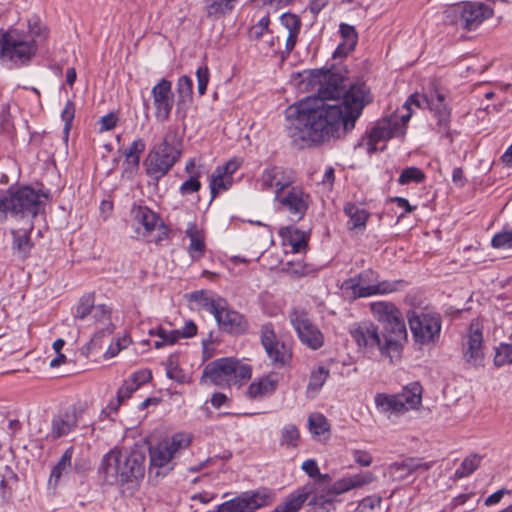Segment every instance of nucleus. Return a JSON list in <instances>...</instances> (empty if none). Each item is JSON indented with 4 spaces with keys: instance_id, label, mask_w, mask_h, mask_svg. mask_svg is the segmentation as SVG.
I'll list each match as a JSON object with an SVG mask.
<instances>
[{
    "instance_id": "obj_62",
    "label": "nucleus",
    "mask_w": 512,
    "mask_h": 512,
    "mask_svg": "<svg viewBox=\"0 0 512 512\" xmlns=\"http://www.w3.org/2000/svg\"><path fill=\"white\" fill-rule=\"evenodd\" d=\"M7 212H10V188L0 191V215L5 217Z\"/></svg>"
},
{
    "instance_id": "obj_36",
    "label": "nucleus",
    "mask_w": 512,
    "mask_h": 512,
    "mask_svg": "<svg viewBox=\"0 0 512 512\" xmlns=\"http://www.w3.org/2000/svg\"><path fill=\"white\" fill-rule=\"evenodd\" d=\"M344 212L349 217L348 226L350 229H364L369 218V213L353 203L344 206Z\"/></svg>"
},
{
    "instance_id": "obj_61",
    "label": "nucleus",
    "mask_w": 512,
    "mask_h": 512,
    "mask_svg": "<svg viewBox=\"0 0 512 512\" xmlns=\"http://www.w3.org/2000/svg\"><path fill=\"white\" fill-rule=\"evenodd\" d=\"M298 34L296 33H286L285 35V50L281 52L282 61L289 55V53L294 49Z\"/></svg>"
},
{
    "instance_id": "obj_49",
    "label": "nucleus",
    "mask_w": 512,
    "mask_h": 512,
    "mask_svg": "<svg viewBox=\"0 0 512 512\" xmlns=\"http://www.w3.org/2000/svg\"><path fill=\"white\" fill-rule=\"evenodd\" d=\"M494 364L497 367L512 364V344H501L496 349Z\"/></svg>"
},
{
    "instance_id": "obj_47",
    "label": "nucleus",
    "mask_w": 512,
    "mask_h": 512,
    "mask_svg": "<svg viewBox=\"0 0 512 512\" xmlns=\"http://www.w3.org/2000/svg\"><path fill=\"white\" fill-rule=\"evenodd\" d=\"M328 375L329 371L324 367H319L317 370L312 371L308 391L318 392L324 385Z\"/></svg>"
},
{
    "instance_id": "obj_35",
    "label": "nucleus",
    "mask_w": 512,
    "mask_h": 512,
    "mask_svg": "<svg viewBox=\"0 0 512 512\" xmlns=\"http://www.w3.org/2000/svg\"><path fill=\"white\" fill-rule=\"evenodd\" d=\"M278 381L271 376L263 377L258 382H253L248 388V395L251 398L271 395L277 388Z\"/></svg>"
},
{
    "instance_id": "obj_1",
    "label": "nucleus",
    "mask_w": 512,
    "mask_h": 512,
    "mask_svg": "<svg viewBox=\"0 0 512 512\" xmlns=\"http://www.w3.org/2000/svg\"><path fill=\"white\" fill-rule=\"evenodd\" d=\"M307 78L316 94L285 110L286 132L298 149L329 142L351 131L370 102L364 83H355L346 90V79L331 70H312Z\"/></svg>"
},
{
    "instance_id": "obj_29",
    "label": "nucleus",
    "mask_w": 512,
    "mask_h": 512,
    "mask_svg": "<svg viewBox=\"0 0 512 512\" xmlns=\"http://www.w3.org/2000/svg\"><path fill=\"white\" fill-rule=\"evenodd\" d=\"M77 423L78 419L75 413L54 416L51 422L52 436L54 438L66 436L77 426Z\"/></svg>"
},
{
    "instance_id": "obj_37",
    "label": "nucleus",
    "mask_w": 512,
    "mask_h": 512,
    "mask_svg": "<svg viewBox=\"0 0 512 512\" xmlns=\"http://www.w3.org/2000/svg\"><path fill=\"white\" fill-rule=\"evenodd\" d=\"M145 142L142 139H137L132 142L130 147L123 152L125 156V164L128 169H137L140 163V154L145 150Z\"/></svg>"
},
{
    "instance_id": "obj_20",
    "label": "nucleus",
    "mask_w": 512,
    "mask_h": 512,
    "mask_svg": "<svg viewBox=\"0 0 512 512\" xmlns=\"http://www.w3.org/2000/svg\"><path fill=\"white\" fill-rule=\"evenodd\" d=\"M155 118L160 122L169 119L173 105L174 94L172 83L167 79H161L151 90Z\"/></svg>"
},
{
    "instance_id": "obj_4",
    "label": "nucleus",
    "mask_w": 512,
    "mask_h": 512,
    "mask_svg": "<svg viewBox=\"0 0 512 512\" xmlns=\"http://www.w3.org/2000/svg\"><path fill=\"white\" fill-rule=\"evenodd\" d=\"M251 367L234 358H221L209 363L202 378H207L216 386L241 385L251 378Z\"/></svg>"
},
{
    "instance_id": "obj_23",
    "label": "nucleus",
    "mask_w": 512,
    "mask_h": 512,
    "mask_svg": "<svg viewBox=\"0 0 512 512\" xmlns=\"http://www.w3.org/2000/svg\"><path fill=\"white\" fill-rule=\"evenodd\" d=\"M34 229V222L27 219L25 222H17L12 228L13 251L22 259L26 258L33 246L30 234Z\"/></svg>"
},
{
    "instance_id": "obj_21",
    "label": "nucleus",
    "mask_w": 512,
    "mask_h": 512,
    "mask_svg": "<svg viewBox=\"0 0 512 512\" xmlns=\"http://www.w3.org/2000/svg\"><path fill=\"white\" fill-rule=\"evenodd\" d=\"M444 95L440 93H436L434 96L430 98L426 95H422L419 93H414L409 96L407 101L404 104V107L412 113L411 105H414L419 108H428L433 111L435 115L438 117L439 124H446L449 118V110L444 102Z\"/></svg>"
},
{
    "instance_id": "obj_2",
    "label": "nucleus",
    "mask_w": 512,
    "mask_h": 512,
    "mask_svg": "<svg viewBox=\"0 0 512 512\" xmlns=\"http://www.w3.org/2000/svg\"><path fill=\"white\" fill-rule=\"evenodd\" d=\"M146 455L143 449L130 452L112 449L102 459L100 471L108 484L122 486L144 477Z\"/></svg>"
},
{
    "instance_id": "obj_60",
    "label": "nucleus",
    "mask_w": 512,
    "mask_h": 512,
    "mask_svg": "<svg viewBox=\"0 0 512 512\" xmlns=\"http://www.w3.org/2000/svg\"><path fill=\"white\" fill-rule=\"evenodd\" d=\"M151 379L152 374L149 370H141L133 373L129 380L132 383H135L137 385V388H139L141 385L149 382Z\"/></svg>"
},
{
    "instance_id": "obj_26",
    "label": "nucleus",
    "mask_w": 512,
    "mask_h": 512,
    "mask_svg": "<svg viewBox=\"0 0 512 512\" xmlns=\"http://www.w3.org/2000/svg\"><path fill=\"white\" fill-rule=\"evenodd\" d=\"M430 467V463H422L418 459L407 458L402 462L391 464L388 469L394 480H404L417 470L422 469L426 471L430 469Z\"/></svg>"
},
{
    "instance_id": "obj_6",
    "label": "nucleus",
    "mask_w": 512,
    "mask_h": 512,
    "mask_svg": "<svg viewBox=\"0 0 512 512\" xmlns=\"http://www.w3.org/2000/svg\"><path fill=\"white\" fill-rule=\"evenodd\" d=\"M37 51L36 40L18 29L0 33V58L15 64H25Z\"/></svg>"
},
{
    "instance_id": "obj_42",
    "label": "nucleus",
    "mask_w": 512,
    "mask_h": 512,
    "mask_svg": "<svg viewBox=\"0 0 512 512\" xmlns=\"http://www.w3.org/2000/svg\"><path fill=\"white\" fill-rule=\"evenodd\" d=\"M166 375L168 378L175 380L177 383L183 384L187 382V376L179 367L176 355H170L166 361Z\"/></svg>"
},
{
    "instance_id": "obj_3",
    "label": "nucleus",
    "mask_w": 512,
    "mask_h": 512,
    "mask_svg": "<svg viewBox=\"0 0 512 512\" xmlns=\"http://www.w3.org/2000/svg\"><path fill=\"white\" fill-rule=\"evenodd\" d=\"M181 155L182 148L177 139V131L169 128L163 140L149 151L144 161L146 174L159 181L179 161Z\"/></svg>"
},
{
    "instance_id": "obj_12",
    "label": "nucleus",
    "mask_w": 512,
    "mask_h": 512,
    "mask_svg": "<svg viewBox=\"0 0 512 512\" xmlns=\"http://www.w3.org/2000/svg\"><path fill=\"white\" fill-rule=\"evenodd\" d=\"M204 307L215 317L221 330L230 334H243L248 329L245 317L228 307L225 299L205 298Z\"/></svg>"
},
{
    "instance_id": "obj_43",
    "label": "nucleus",
    "mask_w": 512,
    "mask_h": 512,
    "mask_svg": "<svg viewBox=\"0 0 512 512\" xmlns=\"http://www.w3.org/2000/svg\"><path fill=\"white\" fill-rule=\"evenodd\" d=\"M481 458L477 454L466 457L461 465L455 471L457 479L464 478L472 474L480 465Z\"/></svg>"
},
{
    "instance_id": "obj_33",
    "label": "nucleus",
    "mask_w": 512,
    "mask_h": 512,
    "mask_svg": "<svg viewBox=\"0 0 512 512\" xmlns=\"http://www.w3.org/2000/svg\"><path fill=\"white\" fill-rule=\"evenodd\" d=\"M192 87L193 82L190 77L184 75L181 76L177 82L178 102L176 113L185 117V112H181V109L192 101Z\"/></svg>"
},
{
    "instance_id": "obj_22",
    "label": "nucleus",
    "mask_w": 512,
    "mask_h": 512,
    "mask_svg": "<svg viewBox=\"0 0 512 512\" xmlns=\"http://www.w3.org/2000/svg\"><path fill=\"white\" fill-rule=\"evenodd\" d=\"M373 271L368 270L360 273L357 278H351L345 282L347 288H351L354 294L358 297H368L375 294H386L397 290V285L401 281H382L376 285L361 286V281L369 280V277L373 275Z\"/></svg>"
},
{
    "instance_id": "obj_16",
    "label": "nucleus",
    "mask_w": 512,
    "mask_h": 512,
    "mask_svg": "<svg viewBox=\"0 0 512 512\" xmlns=\"http://www.w3.org/2000/svg\"><path fill=\"white\" fill-rule=\"evenodd\" d=\"M289 318L302 344L312 350L322 347L324 336L305 310L294 309L290 313Z\"/></svg>"
},
{
    "instance_id": "obj_25",
    "label": "nucleus",
    "mask_w": 512,
    "mask_h": 512,
    "mask_svg": "<svg viewBox=\"0 0 512 512\" xmlns=\"http://www.w3.org/2000/svg\"><path fill=\"white\" fill-rule=\"evenodd\" d=\"M150 467L149 473H155L156 476L165 475L167 471L171 470V460L174 455L171 454L169 448L162 441L156 446L149 449Z\"/></svg>"
},
{
    "instance_id": "obj_5",
    "label": "nucleus",
    "mask_w": 512,
    "mask_h": 512,
    "mask_svg": "<svg viewBox=\"0 0 512 512\" xmlns=\"http://www.w3.org/2000/svg\"><path fill=\"white\" fill-rule=\"evenodd\" d=\"M350 334L360 349L372 352L378 350L381 355L392 359L399 355L403 343L395 345L388 344V333L384 330L380 334L378 327L371 322H361L354 324L350 328Z\"/></svg>"
},
{
    "instance_id": "obj_54",
    "label": "nucleus",
    "mask_w": 512,
    "mask_h": 512,
    "mask_svg": "<svg viewBox=\"0 0 512 512\" xmlns=\"http://www.w3.org/2000/svg\"><path fill=\"white\" fill-rule=\"evenodd\" d=\"M201 188V183L198 180V175H191L189 179L184 181L179 188L181 195H189L198 192Z\"/></svg>"
},
{
    "instance_id": "obj_24",
    "label": "nucleus",
    "mask_w": 512,
    "mask_h": 512,
    "mask_svg": "<svg viewBox=\"0 0 512 512\" xmlns=\"http://www.w3.org/2000/svg\"><path fill=\"white\" fill-rule=\"evenodd\" d=\"M261 183L263 187L272 189L276 195L292 187L293 179L283 168L273 167L263 172Z\"/></svg>"
},
{
    "instance_id": "obj_38",
    "label": "nucleus",
    "mask_w": 512,
    "mask_h": 512,
    "mask_svg": "<svg viewBox=\"0 0 512 512\" xmlns=\"http://www.w3.org/2000/svg\"><path fill=\"white\" fill-rule=\"evenodd\" d=\"M236 0H208L206 11L210 17H221L230 13L235 6Z\"/></svg>"
},
{
    "instance_id": "obj_15",
    "label": "nucleus",
    "mask_w": 512,
    "mask_h": 512,
    "mask_svg": "<svg viewBox=\"0 0 512 512\" xmlns=\"http://www.w3.org/2000/svg\"><path fill=\"white\" fill-rule=\"evenodd\" d=\"M275 200L279 204L280 211L286 213L291 221L298 222L308 210L310 196L302 188L292 186L277 193Z\"/></svg>"
},
{
    "instance_id": "obj_14",
    "label": "nucleus",
    "mask_w": 512,
    "mask_h": 512,
    "mask_svg": "<svg viewBox=\"0 0 512 512\" xmlns=\"http://www.w3.org/2000/svg\"><path fill=\"white\" fill-rule=\"evenodd\" d=\"M412 113L407 112L400 117L391 115L377 122L371 130L367 141V152L372 154L378 150L377 144L387 141L393 137L402 136L406 131V123L410 120Z\"/></svg>"
},
{
    "instance_id": "obj_7",
    "label": "nucleus",
    "mask_w": 512,
    "mask_h": 512,
    "mask_svg": "<svg viewBox=\"0 0 512 512\" xmlns=\"http://www.w3.org/2000/svg\"><path fill=\"white\" fill-rule=\"evenodd\" d=\"M492 15L493 10L489 6L469 1L452 4L444 11L445 22L466 30L477 29Z\"/></svg>"
},
{
    "instance_id": "obj_50",
    "label": "nucleus",
    "mask_w": 512,
    "mask_h": 512,
    "mask_svg": "<svg viewBox=\"0 0 512 512\" xmlns=\"http://www.w3.org/2000/svg\"><path fill=\"white\" fill-rule=\"evenodd\" d=\"M425 178L424 173L417 167H409L402 171L398 182L402 185L410 183L412 181L414 182H421Z\"/></svg>"
},
{
    "instance_id": "obj_8",
    "label": "nucleus",
    "mask_w": 512,
    "mask_h": 512,
    "mask_svg": "<svg viewBox=\"0 0 512 512\" xmlns=\"http://www.w3.org/2000/svg\"><path fill=\"white\" fill-rule=\"evenodd\" d=\"M44 196L34 189L24 186L17 189L10 187V213L17 222L31 221L44 211Z\"/></svg>"
},
{
    "instance_id": "obj_19",
    "label": "nucleus",
    "mask_w": 512,
    "mask_h": 512,
    "mask_svg": "<svg viewBox=\"0 0 512 512\" xmlns=\"http://www.w3.org/2000/svg\"><path fill=\"white\" fill-rule=\"evenodd\" d=\"M462 355L467 364L473 367L483 366V334L478 323L470 324L468 333L463 338Z\"/></svg>"
},
{
    "instance_id": "obj_31",
    "label": "nucleus",
    "mask_w": 512,
    "mask_h": 512,
    "mask_svg": "<svg viewBox=\"0 0 512 512\" xmlns=\"http://www.w3.org/2000/svg\"><path fill=\"white\" fill-rule=\"evenodd\" d=\"M73 454H74L73 447H69L65 450V452L61 456L60 460L56 463V465L53 467V469L51 471V474H50V477L48 480L49 486L55 488L58 485L60 478L63 475H66L69 473V471L71 470V466H72L71 462H72Z\"/></svg>"
},
{
    "instance_id": "obj_32",
    "label": "nucleus",
    "mask_w": 512,
    "mask_h": 512,
    "mask_svg": "<svg viewBox=\"0 0 512 512\" xmlns=\"http://www.w3.org/2000/svg\"><path fill=\"white\" fill-rule=\"evenodd\" d=\"M186 235L190 239L188 252L193 260L200 259L205 253V242L201 231L193 223H190L186 229Z\"/></svg>"
},
{
    "instance_id": "obj_57",
    "label": "nucleus",
    "mask_w": 512,
    "mask_h": 512,
    "mask_svg": "<svg viewBox=\"0 0 512 512\" xmlns=\"http://www.w3.org/2000/svg\"><path fill=\"white\" fill-rule=\"evenodd\" d=\"M117 121V115L113 112L104 115L100 118V131L112 130L116 126Z\"/></svg>"
},
{
    "instance_id": "obj_55",
    "label": "nucleus",
    "mask_w": 512,
    "mask_h": 512,
    "mask_svg": "<svg viewBox=\"0 0 512 512\" xmlns=\"http://www.w3.org/2000/svg\"><path fill=\"white\" fill-rule=\"evenodd\" d=\"M261 342L266 350L267 348L271 349L273 344L277 343L276 336L271 324H265L261 328Z\"/></svg>"
},
{
    "instance_id": "obj_46",
    "label": "nucleus",
    "mask_w": 512,
    "mask_h": 512,
    "mask_svg": "<svg viewBox=\"0 0 512 512\" xmlns=\"http://www.w3.org/2000/svg\"><path fill=\"white\" fill-rule=\"evenodd\" d=\"M382 498L379 495H370L362 499L357 508L356 512H380L381 511Z\"/></svg>"
},
{
    "instance_id": "obj_64",
    "label": "nucleus",
    "mask_w": 512,
    "mask_h": 512,
    "mask_svg": "<svg viewBox=\"0 0 512 512\" xmlns=\"http://www.w3.org/2000/svg\"><path fill=\"white\" fill-rule=\"evenodd\" d=\"M196 333L197 326L192 320L187 321L184 327L180 330V334L183 338L193 337L196 335Z\"/></svg>"
},
{
    "instance_id": "obj_59",
    "label": "nucleus",
    "mask_w": 512,
    "mask_h": 512,
    "mask_svg": "<svg viewBox=\"0 0 512 512\" xmlns=\"http://www.w3.org/2000/svg\"><path fill=\"white\" fill-rule=\"evenodd\" d=\"M354 461L362 467H368L372 464L371 454L364 450H355L353 452Z\"/></svg>"
},
{
    "instance_id": "obj_17",
    "label": "nucleus",
    "mask_w": 512,
    "mask_h": 512,
    "mask_svg": "<svg viewBox=\"0 0 512 512\" xmlns=\"http://www.w3.org/2000/svg\"><path fill=\"white\" fill-rule=\"evenodd\" d=\"M138 234L147 238L149 242L160 243L167 233L160 218L147 207L138 206L132 210Z\"/></svg>"
},
{
    "instance_id": "obj_44",
    "label": "nucleus",
    "mask_w": 512,
    "mask_h": 512,
    "mask_svg": "<svg viewBox=\"0 0 512 512\" xmlns=\"http://www.w3.org/2000/svg\"><path fill=\"white\" fill-rule=\"evenodd\" d=\"M309 430L314 435H322L329 431L327 419L319 413L311 414L308 418Z\"/></svg>"
},
{
    "instance_id": "obj_53",
    "label": "nucleus",
    "mask_w": 512,
    "mask_h": 512,
    "mask_svg": "<svg viewBox=\"0 0 512 512\" xmlns=\"http://www.w3.org/2000/svg\"><path fill=\"white\" fill-rule=\"evenodd\" d=\"M197 76V91L199 95H204L207 89V85L209 83V69L207 66H201L196 71Z\"/></svg>"
},
{
    "instance_id": "obj_51",
    "label": "nucleus",
    "mask_w": 512,
    "mask_h": 512,
    "mask_svg": "<svg viewBox=\"0 0 512 512\" xmlns=\"http://www.w3.org/2000/svg\"><path fill=\"white\" fill-rule=\"evenodd\" d=\"M280 22L282 26L286 29V33H296L299 34L301 28V21L299 17L292 13H284Z\"/></svg>"
},
{
    "instance_id": "obj_52",
    "label": "nucleus",
    "mask_w": 512,
    "mask_h": 512,
    "mask_svg": "<svg viewBox=\"0 0 512 512\" xmlns=\"http://www.w3.org/2000/svg\"><path fill=\"white\" fill-rule=\"evenodd\" d=\"M491 245L497 249L512 248V230L497 233L492 238Z\"/></svg>"
},
{
    "instance_id": "obj_11",
    "label": "nucleus",
    "mask_w": 512,
    "mask_h": 512,
    "mask_svg": "<svg viewBox=\"0 0 512 512\" xmlns=\"http://www.w3.org/2000/svg\"><path fill=\"white\" fill-rule=\"evenodd\" d=\"M375 478V475L369 471L341 478L329 485L326 493H324V490L318 491L316 496L310 499L309 504L328 510V507L333 505L337 495L368 485Z\"/></svg>"
},
{
    "instance_id": "obj_18",
    "label": "nucleus",
    "mask_w": 512,
    "mask_h": 512,
    "mask_svg": "<svg viewBox=\"0 0 512 512\" xmlns=\"http://www.w3.org/2000/svg\"><path fill=\"white\" fill-rule=\"evenodd\" d=\"M270 494L266 489L244 492L219 505V512H254L269 504Z\"/></svg>"
},
{
    "instance_id": "obj_39",
    "label": "nucleus",
    "mask_w": 512,
    "mask_h": 512,
    "mask_svg": "<svg viewBox=\"0 0 512 512\" xmlns=\"http://www.w3.org/2000/svg\"><path fill=\"white\" fill-rule=\"evenodd\" d=\"M265 351L272 362L279 366H284L292 356L285 344L279 341L273 344L271 349L267 348Z\"/></svg>"
},
{
    "instance_id": "obj_13",
    "label": "nucleus",
    "mask_w": 512,
    "mask_h": 512,
    "mask_svg": "<svg viewBox=\"0 0 512 512\" xmlns=\"http://www.w3.org/2000/svg\"><path fill=\"white\" fill-rule=\"evenodd\" d=\"M407 318L416 343L420 345L434 344L439 339L442 323L439 314L409 311Z\"/></svg>"
},
{
    "instance_id": "obj_58",
    "label": "nucleus",
    "mask_w": 512,
    "mask_h": 512,
    "mask_svg": "<svg viewBox=\"0 0 512 512\" xmlns=\"http://www.w3.org/2000/svg\"><path fill=\"white\" fill-rule=\"evenodd\" d=\"M137 385L132 383L129 379L125 380L122 386L118 389L117 396L119 399H128L134 391H136Z\"/></svg>"
},
{
    "instance_id": "obj_9",
    "label": "nucleus",
    "mask_w": 512,
    "mask_h": 512,
    "mask_svg": "<svg viewBox=\"0 0 512 512\" xmlns=\"http://www.w3.org/2000/svg\"><path fill=\"white\" fill-rule=\"evenodd\" d=\"M421 401L422 387L418 382L409 384L397 394L378 393L375 396L376 407L383 413H404L417 408Z\"/></svg>"
},
{
    "instance_id": "obj_10",
    "label": "nucleus",
    "mask_w": 512,
    "mask_h": 512,
    "mask_svg": "<svg viewBox=\"0 0 512 512\" xmlns=\"http://www.w3.org/2000/svg\"><path fill=\"white\" fill-rule=\"evenodd\" d=\"M373 316L383 323V330L388 333V344L404 343L407 330L401 312L390 302H374L370 305Z\"/></svg>"
},
{
    "instance_id": "obj_40",
    "label": "nucleus",
    "mask_w": 512,
    "mask_h": 512,
    "mask_svg": "<svg viewBox=\"0 0 512 512\" xmlns=\"http://www.w3.org/2000/svg\"><path fill=\"white\" fill-rule=\"evenodd\" d=\"M232 184V177L227 176L215 169L210 177V192L213 200L220 191L227 190Z\"/></svg>"
},
{
    "instance_id": "obj_48",
    "label": "nucleus",
    "mask_w": 512,
    "mask_h": 512,
    "mask_svg": "<svg viewBox=\"0 0 512 512\" xmlns=\"http://www.w3.org/2000/svg\"><path fill=\"white\" fill-rule=\"evenodd\" d=\"M299 439L298 428L294 424H287L281 431V445L296 447Z\"/></svg>"
},
{
    "instance_id": "obj_27",
    "label": "nucleus",
    "mask_w": 512,
    "mask_h": 512,
    "mask_svg": "<svg viewBox=\"0 0 512 512\" xmlns=\"http://www.w3.org/2000/svg\"><path fill=\"white\" fill-rule=\"evenodd\" d=\"M302 469L307 473V475L311 478H314V482L312 484H307L312 488V492L309 495V500L316 496L318 491L324 490L326 493L328 484L330 481V476L328 474H321L318 468V465L315 460L308 459L302 463Z\"/></svg>"
},
{
    "instance_id": "obj_63",
    "label": "nucleus",
    "mask_w": 512,
    "mask_h": 512,
    "mask_svg": "<svg viewBox=\"0 0 512 512\" xmlns=\"http://www.w3.org/2000/svg\"><path fill=\"white\" fill-rule=\"evenodd\" d=\"M27 35L32 37L33 39H34V37L45 38L46 37V28L42 27L41 24L38 22L32 23L31 21H29V34H27Z\"/></svg>"
},
{
    "instance_id": "obj_30",
    "label": "nucleus",
    "mask_w": 512,
    "mask_h": 512,
    "mask_svg": "<svg viewBox=\"0 0 512 512\" xmlns=\"http://www.w3.org/2000/svg\"><path fill=\"white\" fill-rule=\"evenodd\" d=\"M311 492V487L303 486L296 493H293L287 497L286 501L278 505L272 512H298L305 501L308 500Z\"/></svg>"
},
{
    "instance_id": "obj_28",
    "label": "nucleus",
    "mask_w": 512,
    "mask_h": 512,
    "mask_svg": "<svg viewBox=\"0 0 512 512\" xmlns=\"http://www.w3.org/2000/svg\"><path fill=\"white\" fill-rule=\"evenodd\" d=\"M340 35L342 41L338 44L336 50L333 53V58L342 57L351 52L358 40L356 30L353 26L342 23L340 25Z\"/></svg>"
},
{
    "instance_id": "obj_34",
    "label": "nucleus",
    "mask_w": 512,
    "mask_h": 512,
    "mask_svg": "<svg viewBox=\"0 0 512 512\" xmlns=\"http://www.w3.org/2000/svg\"><path fill=\"white\" fill-rule=\"evenodd\" d=\"M280 235L286 237L292 247V251L300 253L306 250L308 237L305 232L293 227H283L280 230Z\"/></svg>"
},
{
    "instance_id": "obj_56",
    "label": "nucleus",
    "mask_w": 512,
    "mask_h": 512,
    "mask_svg": "<svg viewBox=\"0 0 512 512\" xmlns=\"http://www.w3.org/2000/svg\"><path fill=\"white\" fill-rule=\"evenodd\" d=\"M74 115H75V105L72 101H67V103L61 113V118L65 123L64 132L66 135H68V133L71 129V124L74 119Z\"/></svg>"
},
{
    "instance_id": "obj_41",
    "label": "nucleus",
    "mask_w": 512,
    "mask_h": 512,
    "mask_svg": "<svg viewBox=\"0 0 512 512\" xmlns=\"http://www.w3.org/2000/svg\"><path fill=\"white\" fill-rule=\"evenodd\" d=\"M190 442L191 436L184 432L176 433L170 439L162 441L163 444L168 446L172 455H175L180 450L187 448Z\"/></svg>"
},
{
    "instance_id": "obj_45",
    "label": "nucleus",
    "mask_w": 512,
    "mask_h": 512,
    "mask_svg": "<svg viewBox=\"0 0 512 512\" xmlns=\"http://www.w3.org/2000/svg\"><path fill=\"white\" fill-rule=\"evenodd\" d=\"M94 308V294L88 293L83 295L77 304L75 318L84 319Z\"/></svg>"
}]
</instances>
